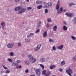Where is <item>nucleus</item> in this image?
<instances>
[{
    "label": "nucleus",
    "mask_w": 76,
    "mask_h": 76,
    "mask_svg": "<svg viewBox=\"0 0 76 76\" xmlns=\"http://www.w3.org/2000/svg\"><path fill=\"white\" fill-rule=\"evenodd\" d=\"M15 12H17V11L19 10L18 12L19 14H22V13L26 12V8L25 7L23 8V6H22L20 5L18 7H15Z\"/></svg>",
    "instance_id": "nucleus-1"
},
{
    "label": "nucleus",
    "mask_w": 76,
    "mask_h": 76,
    "mask_svg": "<svg viewBox=\"0 0 76 76\" xmlns=\"http://www.w3.org/2000/svg\"><path fill=\"white\" fill-rule=\"evenodd\" d=\"M60 8V5L58 4H57L56 6V9L58 11L57 13L58 14H60V13H61L62 11H63V7H61L59 9V8Z\"/></svg>",
    "instance_id": "nucleus-2"
},
{
    "label": "nucleus",
    "mask_w": 76,
    "mask_h": 76,
    "mask_svg": "<svg viewBox=\"0 0 76 76\" xmlns=\"http://www.w3.org/2000/svg\"><path fill=\"white\" fill-rule=\"evenodd\" d=\"M28 59L31 62L33 63H35L36 62V59L35 58L33 57L32 55H29L28 56Z\"/></svg>",
    "instance_id": "nucleus-3"
},
{
    "label": "nucleus",
    "mask_w": 76,
    "mask_h": 76,
    "mask_svg": "<svg viewBox=\"0 0 76 76\" xmlns=\"http://www.w3.org/2000/svg\"><path fill=\"white\" fill-rule=\"evenodd\" d=\"M34 70L35 72H36V73L37 75H38V76L40 75V70L39 69H37L36 68H35L34 69Z\"/></svg>",
    "instance_id": "nucleus-4"
},
{
    "label": "nucleus",
    "mask_w": 76,
    "mask_h": 76,
    "mask_svg": "<svg viewBox=\"0 0 76 76\" xmlns=\"http://www.w3.org/2000/svg\"><path fill=\"white\" fill-rule=\"evenodd\" d=\"M15 45V43L13 42L11 43H9L7 45V47L10 48H12Z\"/></svg>",
    "instance_id": "nucleus-5"
},
{
    "label": "nucleus",
    "mask_w": 76,
    "mask_h": 76,
    "mask_svg": "<svg viewBox=\"0 0 76 76\" xmlns=\"http://www.w3.org/2000/svg\"><path fill=\"white\" fill-rule=\"evenodd\" d=\"M66 72L68 74V75L70 76H71V73H72V70L70 68H69V69L66 70Z\"/></svg>",
    "instance_id": "nucleus-6"
},
{
    "label": "nucleus",
    "mask_w": 76,
    "mask_h": 76,
    "mask_svg": "<svg viewBox=\"0 0 76 76\" xmlns=\"http://www.w3.org/2000/svg\"><path fill=\"white\" fill-rule=\"evenodd\" d=\"M65 15L67 16H69V17H71V18L73 17V13L71 12H66L65 13Z\"/></svg>",
    "instance_id": "nucleus-7"
},
{
    "label": "nucleus",
    "mask_w": 76,
    "mask_h": 76,
    "mask_svg": "<svg viewBox=\"0 0 76 76\" xmlns=\"http://www.w3.org/2000/svg\"><path fill=\"white\" fill-rule=\"evenodd\" d=\"M47 36V32L45 31L43 34V37L44 38H46Z\"/></svg>",
    "instance_id": "nucleus-8"
},
{
    "label": "nucleus",
    "mask_w": 76,
    "mask_h": 76,
    "mask_svg": "<svg viewBox=\"0 0 76 76\" xmlns=\"http://www.w3.org/2000/svg\"><path fill=\"white\" fill-rule=\"evenodd\" d=\"M63 48V45H61L57 47V49H58V50H62Z\"/></svg>",
    "instance_id": "nucleus-9"
},
{
    "label": "nucleus",
    "mask_w": 76,
    "mask_h": 76,
    "mask_svg": "<svg viewBox=\"0 0 76 76\" xmlns=\"http://www.w3.org/2000/svg\"><path fill=\"white\" fill-rule=\"evenodd\" d=\"M41 22L39 21L38 24H37V27L38 28H39L41 26Z\"/></svg>",
    "instance_id": "nucleus-10"
},
{
    "label": "nucleus",
    "mask_w": 76,
    "mask_h": 76,
    "mask_svg": "<svg viewBox=\"0 0 76 76\" xmlns=\"http://www.w3.org/2000/svg\"><path fill=\"white\" fill-rule=\"evenodd\" d=\"M56 66L55 65H51L50 67V69H51V70H52V69H53L54 68H55L56 67Z\"/></svg>",
    "instance_id": "nucleus-11"
},
{
    "label": "nucleus",
    "mask_w": 76,
    "mask_h": 76,
    "mask_svg": "<svg viewBox=\"0 0 76 76\" xmlns=\"http://www.w3.org/2000/svg\"><path fill=\"white\" fill-rule=\"evenodd\" d=\"M34 36V33H30L29 35H27V38H29L30 37H32Z\"/></svg>",
    "instance_id": "nucleus-12"
},
{
    "label": "nucleus",
    "mask_w": 76,
    "mask_h": 76,
    "mask_svg": "<svg viewBox=\"0 0 76 76\" xmlns=\"http://www.w3.org/2000/svg\"><path fill=\"white\" fill-rule=\"evenodd\" d=\"M69 7H72V6H75V3H69Z\"/></svg>",
    "instance_id": "nucleus-13"
},
{
    "label": "nucleus",
    "mask_w": 76,
    "mask_h": 76,
    "mask_svg": "<svg viewBox=\"0 0 76 76\" xmlns=\"http://www.w3.org/2000/svg\"><path fill=\"white\" fill-rule=\"evenodd\" d=\"M50 74H51V72H50V71H48L47 73L45 74V76H48L49 75H50Z\"/></svg>",
    "instance_id": "nucleus-14"
},
{
    "label": "nucleus",
    "mask_w": 76,
    "mask_h": 76,
    "mask_svg": "<svg viewBox=\"0 0 76 76\" xmlns=\"http://www.w3.org/2000/svg\"><path fill=\"white\" fill-rule=\"evenodd\" d=\"M25 64L26 65H29L30 64L29 61L28 60H26L25 61Z\"/></svg>",
    "instance_id": "nucleus-15"
},
{
    "label": "nucleus",
    "mask_w": 76,
    "mask_h": 76,
    "mask_svg": "<svg viewBox=\"0 0 76 76\" xmlns=\"http://www.w3.org/2000/svg\"><path fill=\"white\" fill-rule=\"evenodd\" d=\"M49 7L48 6V3L45 4L44 5V8H48Z\"/></svg>",
    "instance_id": "nucleus-16"
},
{
    "label": "nucleus",
    "mask_w": 76,
    "mask_h": 76,
    "mask_svg": "<svg viewBox=\"0 0 76 76\" xmlns=\"http://www.w3.org/2000/svg\"><path fill=\"white\" fill-rule=\"evenodd\" d=\"M65 61H63L61 62V65L62 66H64L65 64Z\"/></svg>",
    "instance_id": "nucleus-17"
},
{
    "label": "nucleus",
    "mask_w": 76,
    "mask_h": 76,
    "mask_svg": "<svg viewBox=\"0 0 76 76\" xmlns=\"http://www.w3.org/2000/svg\"><path fill=\"white\" fill-rule=\"evenodd\" d=\"M41 46V44H38L37 46V48L39 50H40Z\"/></svg>",
    "instance_id": "nucleus-18"
},
{
    "label": "nucleus",
    "mask_w": 76,
    "mask_h": 76,
    "mask_svg": "<svg viewBox=\"0 0 76 76\" xmlns=\"http://www.w3.org/2000/svg\"><path fill=\"white\" fill-rule=\"evenodd\" d=\"M63 29L64 31H67V27L66 26H63Z\"/></svg>",
    "instance_id": "nucleus-19"
},
{
    "label": "nucleus",
    "mask_w": 76,
    "mask_h": 76,
    "mask_svg": "<svg viewBox=\"0 0 76 76\" xmlns=\"http://www.w3.org/2000/svg\"><path fill=\"white\" fill-rule=\"evenodd\" d=\"M1 25H2V26H5L6 25V23H5V22H4L3 21L1 23Z\"/></svg>",
    "instance_id": "nucleus-20"
},
{
    "label": "nucleus",
    "mask_w": 76,
    "mask_h": 76,
    "mask_svg": "<svg viewBox=\"0 0 76 76\" xmlns=\"http://www.w3.org/2000/svg\"><path fill=\"white\" fill-rule=\"evenodd\" d=\"M57 27L56 26H54L53 30L54 31H56V30H57Z\"/></svg>",
    "instance_id": "nucleus-21"
},
{
    "label": "nucleus",
    "mask_w": 76,
    "mask_h": 76,
    "mask_svg": "<svg viewBox=\"0 0 76 76\" xmlns=\"http://www.w3.org/2000/svg\"><path fill=\"white\" fill-rule=\"evenodd\" d=\"M37 4H42V1H37L36 2Z\"/></svg>",
    "instance_id": "nucleus-22"
},
{
    "label": "nucleus",
    "mask_w": 76,
    "mask_h": 76,
    "mask_svg": "<svg viewBox=\"0 0 76 76\" xmlns=\"http://www.w3.org/2000/svg\"><path fill=\"white\" fill-rule=\"evenodd\" d=\"M10 56H11V57H13L14 56V53H13L11 52L9 54Z\"/></svg>",
    "instance_id": "nucleus-23"
},
{
    "label": "nucleus",
    "mask_w": 76,
    "mask_h": 76,
    "mask_svg": "<svg viewBox=\"0 0 76 76\" xmlns=\"http://www.w3.org/2000/svg\"><path fill=\"white\" fill-rule=\"evenodd\" d=\"M39 50L37 48V47L36 48H35L34 49V50L35 51L37 52L38 51V50Z\"/></svg>",
    "instance_id": "nucleus-24"
},
{
    "label": "nucleus",
    "mask_w": 76,
    "mask_h": 76,
    "mask_svg": "<svg viewBox=\"0 0 76 76\" xmlns=\"http://www.w3.org/2000/svg\"><path fill=\"white\" fill-rule=\"evenodd\" d=\"M17 64V63H16V62H14L12 64V66H16Z\"/></svg>",
    "instance_id": "nucleus-25"
},
{
    "label": "nucleus",
    "mask_w": 76,
    "mask_h": 76,
    "mask_svg": "<svg viewBox=\"0 0 76 76\" xmlns=\"http://www.w3.org/2000/svg\"><path fill=\"white\" fill-rule=\"evenodd\" d=\"M30 42V40H29L27 39H25V42L26 43H28V42Z\"/></svg>",
    "instance_id": "nucleus-26"
},
{
    "label": "nucleus",
    "mask_w": 76,
    "mask_h": 76,
    "mask_svg": "<svg viewBox=\"0 0 76 76\" xmlns=\"http://www.w3.org/2000/svg\"><path fill=\"white\" fill-rule=\"evenodd\" d=\"M72 21L74 22L75 23H76V17L74 18L72 20Z\"/></svg>",
    "instance_id": "nucleus-27"
},
{
    "label": "nucleus",
    "mask_w": 76,
    "mask_h": 76,
    "mask_svg": "<svg viewBox=\"0 0 76 76\" xmlns=\"http://www.w3.org/2000/svg\"><path fill=\"white\" fill-rule=\"evenodd\" d=\"M42 6L41 5L38 6L37 7V8L38 9H41V8H42Z\"/></svg>",
    "instance_id": "nucleus-28"
},
{
    "label": "nucleus",
    "mask_w": 76,
    "mask_h": 76,
    "mask_svg": "<svg viewBox=\"0 0 76 76\" xmlns=\"http://www.w3.org/2000/svg\"><path fill=\"white\" fill-rule=\"evenodd\" d=\"M48 6H49V7H51V6H52V3L51 2H49L48 3Z\"/></svg>",
    "instance_id": "nucleus-29"
},
{
    "label": "nucleus",
    "mask_w": 76,
    "mask_h": 76,
    "mask_svg": "<svg viewBox=\"0 0 76 76\" xmlns=\"http://www.w3.org/2000/svg\"><path fill=\"white\" fill-rule=\"evenodd\" d=\"M49 42H54V40H52V39H51V38H49Z\"/></svg>",
    "instance_id": "nucleus-30"
},
{
    "label": "nucleus",
    "mask_w": 76,
    "mask_h": 76,
    "mask_svg": "<svg viewBox=\"0 0 76 76\" xmlns=\"http://www.w3.org/2000/svg\"><path fill=\"white\" fill-rule=\"evenodd\" d=\"M72 60L74 61H76V55H75L73 58Z\"/></svg>",
    "instance_id": "nucleus-31"
},
{
    "label": "nucleus",
    "mask_w": 76,
    "mask_h": 76,
    "mask_svg": "<svg viewBox=\"0 0 76 76\" xmlns=\"http://www.w3.org/2000/svg\"><path fill=\"white\" fill-rule=\"evenodd\" d=\"M45 73H46V70H44L42 71V74H44L45 75Z\"/></svg>",
    "instance_id": "nucleus-32"
},
{
    "label": "nucleus",
    "mask_w": 76,
    "mask_h": 76,
    "mask_svg": "<svg viewBox=\"0 0 76 76\" xmlns=\"http://www.w3.org/2000/svg\"><path fill=\"white\" fill-rule=\"evenodd\" d=\"M7 60L10 61V62H11V63H12V62H13V61H12V59L10 58H9Z\"/></svg>",
    "instance_id": "nucleus-33"
},
{
    "label": "nucleus",
    "mask_w": 76,
    "mask_h": 76,
    "mask_svg": "<svg viewBox=\"0 0 76 76\" xmlns=\"http://www.w3.org/2000/svg\"><path fill=\"white\" fill-rule=\"evenodd\" d=\"M71 38L72 39H74V40H75V39H76V37L73 36H71Z\"/></svg>",
    "instance_id": "nucleus-34"
},
{
    "label": "nucleus",
    "mask_w": 76,
    "mask_h": 76,
    "mask_svg": "<svg viewBox=\"0 0 76 76\" xmlns=\"http://www.w3.org/2000/svg\"><path fill=\"white\" fill-rule=\"evenodd\" d=\"M40 66L42 67V69H44V65L42 64H40Z\"/></svg>",
    "instance_id": "nucleus-35"
},
{
    "label": "nucleus",
    "mask_w": 76,
    "mask_h": 76,
    "mask_svg": "<svg viewBox=\"0 0 76 76\" xmlns=\"http://www.w3.org/2000/svg\"><path fill=\"white\" fill-rule=\"evenodd\" d=\"M53 49L54 51H56V46H53Z\"/></svg>",
    "instance_id": "nucleus-36"
},
{
    "label": "nucleus",
    "mask_w": 76,
    "mask_h": 76,
    "mask_svg": "<svg viewBox=\"0 0 76 76\" xmlns=\"http://www.w3.org/2000/svg\"><path fill=\"white\" fill-rule=\"evenodd\" d=\"M15 1L16 3H18L19 1H20V0H14Z\"/></svg>",
    "instance_id": "nucleus-37"
},
{
    "label": "nucleus",
    "mask_w": 76,
    "mask_h": 76,
    "mask_svg": "<svg viewBox=\"0 0 76 76\" xmlns=\"http://www.w3.org/2000/svg\"><path fill=\"white\" fill-rule=\"evenodd\" d=\"M40 61H42V62H44V61H45V60H44V58H41V59Z\"/></svg>",
    "instance_id": "nucleus-38"
},
{
    "label": "nucleus",
    "mask_w": 76,
    "mask_h": 76,
    "mask_svg": "<svg viewBox=\"0 0 76 76\" xmlns=\"http://www.w3.org/2000/svg\"><path fill=\"white\" fill-rule=\"evenodd\" d=\"M31 9H32V7H28L27 8V10H29Z\"/></svg>",
    "instance_id": "nucleus-39"
},
{
    "label": "nucleus",
    "mask_w": 76,
    "mask_h": 76,
    "mask_svg": "<svg viewBox=\"0 0 76 76\" xmlns=\"http://www.w3.org/2000/svg\"><path fill=\"white\" fill-rule=\"evenodd\" d=\"M45 13H47L48 12V10L47 9H46L45 10Z\"/></svg>",
    "instance_id": "nucleus-40"
},
{
    "label": "nucleus",
    "mask_w": 76,
    "mask_h": 76,
    "mask_svg": "<svg viewBox=\"0 0 76 76\" xmlns=\"http://www.w3.org/2000/svg\"><path fill=\"white\" fill-rule=\"evenodd\" d=\"M18 47H20V46H21V43L20 42H18Z\"/></svg>",
    "instance_id": "nucleus-41"
},
{
    "label": "nucleus",
    "mask_w": 76,
    "mask_h": 76,
    "mask_svg": "<svg viewBox=\"0 0 76 76\" xmlns=\"http://www.w3.org/2000/svg\"><path fill=\"white\" fill-rule=\"evenodd\" d=\"M25 72L26 73H28L29 72V70H28V69H26L25 71Z\"/></svg>",
    "instance_id": "nucleus-42"
},
{
    "label": "nucleus",
    "mask_w": 76,
    "mask_h": 76,
    "mask_svg": "<svg viewBox=\"0 0 76 76\" xmlns=\"http://www.w3.org/2000/svg\"><path fill=\"white\" fill-rule=\"evenodd\" d=\"M5 73H10V71L7 70L5 72Z\"/></svg>",
    "instance_id": "nucleus-43"
},
{
    "label": "nucleus",
    "mask_w": 76,
    "mask_h": 76,
    "mask_svg": "<svg viewBox=\"0 0 76 76\" xmlns=\"http://www.w3.org/2000/svg\"><path fill=\"white\" fill-rule=\"evenodd\" d=\"M48 22H50L51 21V18H49L48 20Z\"/></svg>",
    "instance_id": "nucleus-44"
},
{
    "label": "nucleus",
    "mask_w": 76,
    "mask_h": 76,
    "mask_svg": "<svg viewBox=\"0 0 76 76\" xmlns=\"http://www.w3.org/2000/svg\"><path fill=\"white\" fill-rule=\"evenodd\" d=\"M2 66H3L4 68V69H7V68L6 67L4 66V65H2Z\"/></svg>",
    "instance_id": "nucleus-45"
},
{
    "label": "nucleus",
    "mask_w": 76,
    "mask_h": 76,
    "mask_svg": "<svg viewBox=\"0 0 76 76\" xmlns=\"http://www.w3.org/2000/svg\"><path fill=\"white\" fill-rule=\"evenodd\" d=\"M39 32V29H38L37 31H35V33H37V32Z\"/></svg>",
    "instance_id": "nucleus-46"
},
{
    "label": "nucleus",
    "mask_w": 76,
    "mask_h": 76,
    "mask_svg": "<svg viewBox=\"0 0 76 76\" xmlns=\"http://www.w3.org/2000/svg\"><path fill=\"white\" fill-rule=\"evenodd\" d=\"M39 32V29H38L37 31H35V33H37V32Z\"/></svg>",
    "instance_id": "nucleus-47"
},
{
    "label": "nucleus",
    "mask_w": 76,
    "mask_h": 76,
    "mask_svg": "<svg viewBox=\"0 0 76 76\" xmlns=\"http://www.w3.org/2000/svg\"><path fill=\"white\" fill-rule=\"evenodd\" d=\"M16 63H20V60H17L16 61Z\"/></svg>",
    "instance_id": "nucleus-48"
},
{
    "label": "nucleus",
    "mask_w": 76,
    "mask_h": 76,
    "mask_svg": "<svg viewBox=\"0 0 76 76\" xmlns=\"http://www.w3.org/2000/svg\"><path fill=\"white\" fill-rule=\"evenodd\" d=\"M51 34L52 36H53V35H54V33L53 31H52V32L51 33Z\"/></svg>",
    "instance_id": "nucleus-49"
},
{
    "label": "nucleus",
    "mask_w": 76,
    "mask_h": 76,
    "mask_svg": "<svg viewBox=\"0 0 76 76\" xmlns=\"http://www.w3.org/2000/svg\"><path fill=\"white\" fill-rule=\"evenodd\" d=\"M64 25H67V23L66 21H64Z\"/></svg>",
    "instance_id": "nucleus-50"
},
{
    "label": "nucleus",
    "mask_w": 76,
    "mask_h": 76,
    "mask_svg": "<svg viewBox=\"0 0 76 76\" xmlns=\"http://www.w3.org/2000/svg\"><path fill=\"white\" fill-rule=\"evenodd\" d=\"M47 28H49V26H50V24H47Z\"/></svg>",
    "instance_id": "nucleus-51"
},
{
    "label": "nucleus",
    "mask_w": 76,
    "mask_h": 76,
    "mask_svg": "<svg viewBox=\"0 0 76 76\" xmlns=\"http://www.w3.org/2000/svg\"><path fill=\"white\" fill-rule=\"evenodd\" d=\"M15 66L17 68H18V67H19V65L17 64L16 65H15Z\"/></svg>",
    "instance_id": "nucleus-52"
},
{
    "label": "nucleus",
    "mask_w": 76,
    "mask_h": 76,
    "mask_svg": "<svg viewBox=\"0 0 76 76\" xmlns=\"http://www.w3.org/2000/svg\"><path fill=\"white\" fill-rule=\"evenodd\" d=\"M59 71L61 72H63V70H62V69H60Z\"/></svg>",
    "instance_id": "nucleus-53"
},
{
    "label": "nucleus",
    "mask_w": 76,
    "mask_h": 76,
    "mask_svg": "<svg viewBox=\"0 0 76 76\" xmlns=\"http://www.w3.org/2000/svg\"><path fill=\"white\" fill-rule=\"evenodd\" d=\"M67 11V10H63V12H66Z\"/></svg>",
    "instance_id": "nucleus-54"
},
{
    "label": "nucleus",
    "mask_w": 76,
    "mask_h": 76,
    "mask_svg": "<svg viewBox=\"0 0 76 76\" xmlns=\"http://www.w3.org/2000/svg\"><path fill=\"white\" fill-rule=\"evenodd\" d=\"M18 67L19 69H20V68H22V66L20 65Z\"/></svg>",
    "instance_id": "nucleus-55"
},
{
    "label": "nucleus",
    "mask_w": 76,
    "mask_h": 76,
    "mask_svg": "<svg viewBox=\"0 0 76 76\" xmlns=\"http://www.w3.org/2000/svg\"><path fill=\"white\" fill-rule=\"evenodd\" d=\"M57 3H58V4H59V3H60V1L58 0L57 2Z\"/></svg>",
    "instance_id": "nucleus-56"
},
{
    "label": "nucleus",
    "mask_w": 76,
    "mask_h": 76,
    "mask_svg": "<svg viewBox=\"0 0 76 76\" xmlns=\"http://www.w3.org/2000/svg\"><path fill=\"white\" fill-rule=\"evenodd\" d=\"M2 29H3V30H4V26H3Z\"/></svg>",
    "instance_id": "nucleus-57"
},
{
    "label": "nucleus",
    "mask_w": 76,
    "mask_h": 76,
    "mask_svg": "<svg viewBox=\"0 0 76 76\" xmlns=\"http://www.w3.org/2000/svg\"><path fill=\"white\" fill-rule=\"evenodd\" d=\"M29 76H35V75H29Z\"/></svg>",
    "instance_id": "nucleus-58"
},
{
    "label": "nucleus",
    "mask_w": 76,
    "mask_h": 76,
    "mask_svg": "<svg viewBox=\"0 0 76 76\" xmlns=\"http://www.w3.org/2000/svg\"><path fill=\"white\" fill-rule=\"evenodd\" d=\"M27 2H29V0H26Z\"/></svg>",
    "instance_id": "nucleus-59"
},
{
    "label": "nucleus",
    "mask_w": 76,
    "mask_h": 76,
    "mask_svg": "<svg viewBox=\"0 0 76 76\" xmlns=\"http://www.w3.org/2000/svg\"><path fill=\"white\" fill-rule=\"evenodd\" d=\"M74 76H76V74H74Z\"/></svg>",
    "instance_id": "nucleus-60"
},
{
    "label": "nucleus",
    "mask_w": 76,
    "mask_h": 76,
    "mask_svg": "<svg viewBox=\"0 0 76 76\" xmlns=\"http://www.w3.org/2000/svg\"><path fill=\"white\" fill-rule=\"evenodd\" d=\"M22 57H23V55H22Z\"/></svg>",
    "instance_id": "nucleus-61"
},
{
    "label": "nucleus",
    "mask_w": 76,
    "mask_h": 76,
    "mask_svg": "<svg viewBox=\"0 0 76 76\" xmlns=\"http://www.w3.org/2000/svg\"><path fill=\"white\" fill-rule=\"evenodd\" d=\"M3 73V71H1V73Z\"/></svg>",
    "instance_id": "nucleus-62"
},
{
    "label": "nucleus",
    "mask_w": 76,
    "mask_h": 76,
    "mask_svg": "<svg viewBox=\"0 0 76 76\" xmlns=\"http://www.w3.org/2000/svg\"><path fill=\"white\" fill-rule=\"evenodd\" d=\"M1 28V26H0V29Z\"/></svg>",
    "instance_id": "nucleus-63"
},
{
    "label": "nucleus",
    "mask_w": 76,
    "mask_h": 76,
    "mask_svg": "<svg viewBox=\"0 0 76 76\" xmlns=\"http://www.w3.org/2000/svg\"><path fill=\"white\" fill-rule=\"evenodd\" d=\"M55 76V75H53V76Z\"/></svg>",
    "instance_id": "nucleus-64"
}]
</instances>
